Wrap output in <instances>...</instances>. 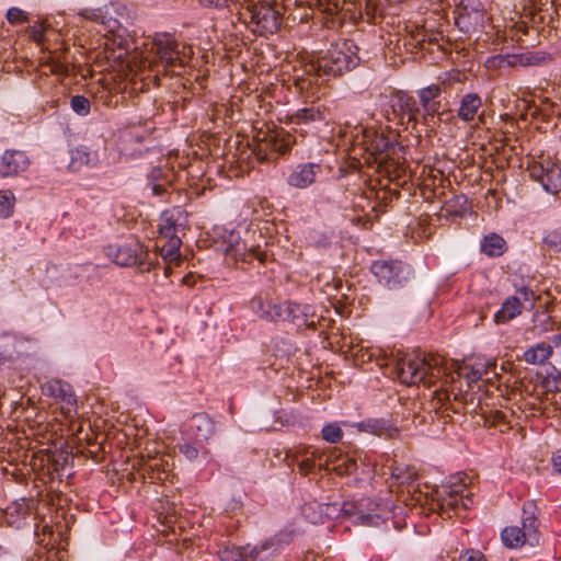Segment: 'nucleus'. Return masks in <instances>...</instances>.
<instances>
[{
  "label": "nucleus",
  "mask_w": 561,
  "mask_h": 561,
  "mask_svg": "<svg viewBox=\"0 0 561 561\" xmlns=\"http://www.w3.org/2000/svg\"><path fill=\"white\" fill-rule=\"evenodd\" d=\"M486 369L483 365L469 366L467 364L458 365L456 374L459 378L465 379L470 387L472 383L478 382Z\"/></svg>",
  "instance_id": "obj_34"
},
{
  "label": "nucleus",
  "mask_w": 561,
  "mask_h": 561,
  "mask_svg": "<svg viewBox=\"0 0 561 561\" xmlns=\"http://www.w3.org/2000/svg\"><path fill=\"white\" fill-rule=\"evenodd\" d=\"M300 534V530L295 527V523H289L283 529H280L273 537L268 538L260 546H255L252 550V553L259 556L261 552L270 549V548H282L284 546L289 545L296 536Z\"/></svg>",
  "instance_id": "obj_23"
},
{
  "label": "nucleus",
  "mask_w": 561,
  "mask_h": 561,
  "mask_svg": "<svg viewBox=\"0 0 561 561\" xmlns=\"http://www.w3.org/2000/svg\"><path fill=\"white\" fill-rule=\"evenodd\" d=\"M435 502L439 515L444 518H451L460 511L469 510L473 500L467 483L462 478H457L455 481L437 488Z\"/></svg>",
  "instance_id": "obj_6"
},
{
  "label": "nucleus",
  "mask_w": 561,
  "mask_h": 561,
  "mask_svg": "<svg viewBox=\"0 0 561 561\" xmlns=\"http://www.w3.org/2000/svg\"><path fill=\"white\" fill-rule=\"evenodd\" d=\"M553 471L561 474V448L557 449L551 456Z\"/></svg>",
  "instance_id": "obj_52"
},
{
  "label": "nucleus",
  "mask_w": 561,
  "mask_h": 561,
  "mask_svg": "<svg viewBox=\"0 0 561 561\" xmlns=\"http://www.w3.org/2000/svg\"><path fill=\"white\" fill-rule=\"evenodd\" d=\"M506 250V241L500 234L490 233L481 241L480 251L490 257L501 256Z\"/></svg>",
  "instance_id": "obj_29"
},
{
  "label": "nucleus",
  "mask_w": 561,
  "mask_h": 561,
  "mask_svg": "<svg viewBox=\"0 0 561 561\" xmlns=\"http://www.w3.org/2000/svg\"><path fill=\"white\" fill-rule=\"evenodd\" d=\"M322 438L331 444H336L343 438V431L337 423L327 424L321 431Z\"/></svg>",
  "instance_id": "obj_41"
},
{
  "label": "nucleus",
  "mask_w": 561,
  "mask_h": 561,
  "mask_svg": "<svg viewBox=\"0 0 561 561\" xmlns=\"http://www.w3.org/2000/svg\"><path fill=\"white\" fill-rule=\"evenodd\" d=\"M329 463H330V455H328L327 453H320V451L313 449L310 453V457H306L305 459H302L298 463V467H299V470L301 473L308 474L316 468V466H318L320 469L325 468L329 470L330 469Z\"/></svg>",
  "instance_id": "obj_30"
},
{
  "label": "nucleus",
  "mask_w": 561,
  "mask_h": 561,
  "mask_svg": "<svg viewBox=\"0 0 561 561\" xmlns=\"http://www.w3.org/2000/svg\"><path fill=\"white\" fill-rule=\"evenodd\" d=\"M190 430L197 440L207 442L215 433V423L208 414L197 413L191 419Z\"/></svg>",
  "instance_id": "obj_25"
},
{
  "label": "nucleus",
  "mask_w": 561,
  "mask_h": 561,
  "mask_svg": "<svg viewBox=\"0 0 561 561\" xmlns=\"http://www.w3.org/2000/svg\"><path fill=\"white\" fill-rule=\"evenodd\" d=\"M431 367L432 364L420 354H404L397 359L394 370L402 383L411 386L423 381Z\"/></svg>",
  "instance_id": "obj_11"
},
{
  "label": "nucleus",
  "mask_w": 561,
  "mask_h": 561,
  "mask_svg": "<svg viewBox=\"0 0 561 561\" xmlns=\"http://www.w3.org/2000/svg\"><path fill=\"white\" fill-rule=\"evenodd\" d=\"M7 19L14 25L22 24L28 20L26 13L19 8H10L7 12Z\"/></svg>",
  "instance_id": "obj_45"
},
{
  "label": "nucleus",
  "mask_w": 561,
  "mask_h": 561,
  "mask_svg": "<svg viewBox=\"0 0 561 561\" xmlns=\"http://www.w3.org/2000/svg\"><path fill=\"white\" fill-rule=\"evenodd\" d=\"M319 9L331 16H340L341 20L356 19L362 15L363 9L367 10L365 0H317Z\"/></svg>",
  "instance_id": "obj_14"
},
{
  "label": "nucleus",
  "mask_w": 561,
  "mask_h": 561,
  "mask_svg": "<svg viewBox=\"0 0 561 561\" xmlns=\"http://www.w3.org/2000/svg\"><path fill=\"white\" fill-rule=\"evenodd\" d=\"M152 479H159V480H162L163 478L160 476V471L158 472V476L157 477H151Z\"/></svg>",
  "instance_id": "obj_58"
},
{
  "label": "nucleus",
  "mask_w": 561,
  "mask_h": 561,
  "mask_svg": "<svg viewBox=\"0 0 561 561\" xmlns=\"http://www.w3.org/2000/svg\"><path fill=\"white\" fill-rule=\"evenodd\" d=\"M523 304L516 296L507 297L500 310L494 314V322L496 324L506 323L522 313Z\"/></svg>",
  "instance_id": "obj_28"
},
{
  "label": "nucleus",
  "mask_w": 561,
  "mask_h": 561,
  "mask_svg": "<svg viewBox=\"0 0 561 561\" xmlns=\"http://www.w3.org/2000/svg\"><path fill=\"white\" fill-rule=\"evenodd\" d=\"M465 73L453 69L437 77V81L417 90V98L422 111V123L428 125L436 116L440 118L443 93H448L455 84L463 83Z\"/></svg>",
  "instance_id": "obj_4"
},
{
  "label": "nucleus",
  "mask_w": 561,
  "mask_h": 561,
  "mask_svg": "<svg viewBox=\"0 0 561 561\" xmlns=\"http://www.w3.org/2000/svg\"><path fill=\"white\" fill-rule=\"evenodd\" d=\"M519 294L523 296L525 300H528L529 296L533 295L531 290H529L528 288H522L519 290Z\"/></svg>",
  "instance_id": "obj_55"
},
{
  "label": "nucleus",
  "mask_w": 561,
  "mask_h": 561,
  "mask_svg": "<svg viewBox=\"0 0 561 561\" xmlns=\"http://www.w3.org/2000/svg\"><path fill=\"white\" fill-rule=\"evenodd\" d=\"M360 62L358 47L352 39L333 43L307 65L306 71L317 76L340 77L355 69Z\"/></svg>",
  "instance_id": "obj_2"
},
{
  "label": "nucleus",
  "mask_w": 561,
  "mask_h": 561,
  "mask_svg": "<svg viewBox=\"0 0 561 561\" xmlns=\"http://www.w3.org/2000/svg\"><path fill=\"white\" fill-rule=\"evenodd\" d=\"M167 241L162 245L158 247V251L160 256L167 262H180V247L181 239L174 238H164Z\"/></svg>",
  "instance_id": "obj_32"
},
{
  "label": "nucleus",
  "mask_w": 561,
  "mask_h": 561,
  "mask_svg": "<svg viewBox=\"0 0 561 561\" xmlns=\"http://www.w3.org/2000/svg\"><path fill=\"white\" fill-rule=\"evenodd\" d=\"M519 66L522 67H528L527 66V60H526V56L524 53H520L519 54Z\"/></svg>",
  "instance_id": "obj_57"
},
{
  "label": "nucleus",
  "mask_w": 561,
  "mask_h": 561,
  "mask_svg": "<svg viewBox=\"0 0 561 561\" xmlns=\"http://www.w3.org/2000/svg\"><path fill=\"white\" fill-rule=\"evenodd\" d=\"M314 310L310 305H301L293 301L280 302L274 310L270 318H279L282 321H289L297 325H307L314 328V321L309 320L313 318Z\"/></svg>",
  "instance_id": "obj_13"
},
{
  "label": "nucleus",
  "mask_w": 561,
  "mask_h": 561,
  "mask_svg": "<svg viewBox=\"0 0 561 561\" xmlns=\"http://www.w3.org/2000/svg\"><path fill=\"white\" fill-rule=\"evenodd\" d=\"M366 151L375 161H400L404 147L400 145L393 134L385 135L376 130H366L364 135Z\"/></svg>",
  "instance_id": "obj_9"
},
{
  "label": "nucleus",
  "mask_w": 561,
  "mask_h": 561,
  "mask_svg": "<svg viewBox=\"0 0 561 561\" xmlns=\"http://www.w3.org/2000/svg\"><path fill=\"white\" fill-rule=\"evenodd\" d=\"M293 129L300 128L301 131H308L309 128L323 124L327 121V108L321 105H310L297 110L288 117Z\"/></svg>",
  "instance_id": "obj_16"
},
{
  "label": "nucleus",
  "mask_w": 561,
  "mask_h": 561,
  "mask_svg": "<svg viewBox=\"0 0 561 561\" xmlns=\"http://www.w3.org/2000/svg\"><path fill=\"white\" fill-rule=\"evenodd\" d=\"M187 224V214L181 207H173L164 210L161 216V225L159 227L160 239L179 238L178 233L184 230Z\"/></svg>",
  "instance_id": "obj_18"
},
{
  "label": "nucleus",
  "mask_w": 561,
  "mask_h": 561,
  "mask_svg": "<svg viewBox=\"0 0 561 561\" xmlns=\"http://www.w3.org/2000/svg\"><path fill=\"white\" fill-rule=\"evenodd\" d=\"M301 514L311 524L324 523L322 503L313 501L304 504L301 506Z\"/></svg>",
  "instance_id": "obj_35"
},
{
  "label": "nucleus",
  "mask_w": 561,
  "mask_h": 561,
  "mask_svg": "<svg viewBox=\"0 0 561 561\" xmlns=\"http://www.w3.org/2000/svg\"><path fill=\"white\" fill-rule=\"evenodd\" d=\"M529 176L539 182L543 190L550 194L561 191V168L549 157L541 156L538 161L528 165Z\"/></svg>",
  "instance_id": "obj_10"
},
{
  "label": "nucleus",
  "mask_w": 561,
  "mask_h": 561,
  "mask_svg": "<svg viewBox=\"0 0 561 561\" xmlns=\"http://www.w3.org/2000/svg\"><path fill=\"white\" fill-rule=\"evenodd\" d=\"M455 24L465 34L481 32L484 27V12L481 3L478 0H468V3H465L462 0L457 10Z\"/></svg>",
  "instance_id": "obj_12"
},
{
  "label": "nucleus",
  "mask_w": 561,
  "mask_h": 561,
  "mask_svg": "<svg viewBox=\"0 0 561 561\" xmlns=\"http://www.w3.org/2000/svg\"><path fill=\"white\" fill-rule=\"evenodd\" d=\"M538 508L534 501H527L523 505L522 527L508 526L501 533L503 543L507 548H519L523 545L536 547L540 541Z\"/></svg>",
  "instance_id": "obj_5"
},
{
  "label": "nucleus",
  "mask_w": 561,
  "mask_h": 561,
  "mask_svg": "<svg viewBox=\"0 0 561 561\" xmlns=\"http://www.w3.org/2000/svg\"><path fill=\"white\" fill-rule=\"evenodd\" d=\"M552 354V346L549 343H538L524 353V359L529 364H542Z\"/></svg>",
  "instance_id": "obj_31"
},
{
  "label": "nucleus",
  "mask_w": 561,
  "mask_h": 561,
  "mask_svg": "<svg viewBox=\"0 0 561 561\" xmlns=\"http://www.w3.org/2000/svg\"><path fill=\"white\" fill-rule=\"evenodd\" d=\"M527 66H542L551 60V56L546 51H525Z\"/></svg>",
  "instance_id": "obj_43"
},
{
  "label": "nucleus",
  "mask_w": 561,
  "mask_h": 561,
  "mask_svg": "<svg viewBox=\"0 0 561 561\" xmlns=\"http://www.w3.org/2000/svg\"><path fill=\"white\" fill-rule=\"evenodd\" d=\"M284 12L285 7L277 0H242L237 14L249 31L267 37L280 30Z\"/></svg>",
  "instance_id": "obj_1"
},
{
  "label": "nucleus",
  "mask_w": 561,
  "mask_h": 561,
  "mask_svg": "<svg viewBox=\"0 0 561 561\" xmlns=\"http://www.w3.org/2000/svg\"><path fill=\"white\" fill-rule=\"evenodd\" d=\"M543 245L554 252L561 251V227H557L546 231L543 239Z\"/></svg>",
  "instance_id": "obj_38"
},
{
  "label": "nucleus",
  "mask_w": 561,
  "mask_h": 561,
  "mask_svg": "<svg viewBox=\"0 0 561 561\" xmlns=\"http://www.w3.org/2000/svg\"><path fill=\"white\" fill-rule=\"evenodd\" d=\"M148 53L150 66H162L164 71L184 68L194 55L191 45L180 43L173 34L167 32L152 36Z\"/></svg>",
  "instance_id": "obj_3"
},
{
  "label": "nucleus",
  "mask_w": 561,
  "mask_h": 561,
  "mask_svg": "<svg viewBox=\"0 0 561 561\" xmlns=\"http://www.w3.org/2000/svg\"><path fill=\"white\" fill-rule=\"evenodd\" d=\"M45 392L68 405H75L77 402L71 385L59 379L48 381L45 385Z\"/></svg>",
  "instance_id": "obj_26"
},
{
  "label": "nucleus",
  "mask_w": 561,
  "mask_h": 561,
  "mask_svg": "<svg viewBox=\"0 0 561 561\" xmlns=\"http://www.w3.org/2000/svg\"><path fill=\"white\" fill-rule=\"evenodd\" d=\"M391 478L398 485H410L414 482L416 478V472L414 469H411L409 467H396L391 471Z\"/></svg>",
  "instance_id": "obj_37"
},
{
  "label": "nucleus",
  "mask_w": 561,
  "mask_h": 561,
  "mask_svg": "<svg viewBox=\"0 0 561 561\" xmlns=\"http://www.w3.org/2000/svg\"><path fill=\"white\" fill-rule=\"evenodd\" d=\"M426 39V35L423 31H415L413 33H411L410 37L409 38H405L404 39V46H409L410 50L412 51L413 48H423V44Z\"/></svg>",
  "instance_id": "obj_44"
},
{
  "label": "nucleus",
  "mask_w": 561,
  "mask_h": 561,
  "mask_svg": "<svg viewBox=\"0 0 561 561\" xmlns=\"http://www.w3.org/2000/svg\"><path fill=\"white\" fill-rule=\"evenodd\" d=\"M151 190L153 195L163 196L168 191V186L165 183L151 182Z\"/></svg>",
  "instance_id": "obj_53"
},
{
  "label": "nucleus",
  "mask_w": 561,
  "mask_h": 561,
  "mask_svg": "<svg viewBox=\"0 0 561 561\" xmlns=\"http://www.w3.org/2000/svg\"><path fill=\"white\" fill-rule=\"evenodd\" d=\"M371 273L379 284L394 290L408 285L414 271L411 265L399 260H378L371 264Z\"/></svg>",
  "instance_id": "obj_8"
},
{
  "label": "nucleus",
  "mask_w": 561,
  "mask_h": 561,
  "mask_svg": "<svg viewBox=\"0 0 561 561\" xmlns=\"http://www.w3.org/2000/svg\"><path fill=\"white\" fill-rule=\"evenodd\" d=\"M392 110L396 115H400L401 118L407 117L409 122H422L421 107L415 99L405 92L399 91L396 93Z\"/></svg>",
  "instance_id": "obj_20"
},
{
  "label": "nucleus",
  "mask_w": 561,
  "mask_h": 561,
  "mask_svg": "<svg viewBox=\"0 0 561 561\" xmlns=\"http://www.w3.org/2000/svg\"><path fill=\"white\" fill-rule=\"evenodd\" d=\"M71 110L80 115L85 116L90 113L91 104L88 98L84 95H73L70 100Z\"/></svg>",
  "instance_id": "obj_42"
},
{
  "label": "nucleus",
  "mask_w": 561,
  "mask_h": 561,
  "mask_svg": "<svg viewBox=\"0 0 561 561\" xmlns=\"http://www.w3.org/2000/svg\"><path fill=\"white\" fill-rule=\"evenodd\" d=\"M201 2L206 5H214L218 8L227 7L231 2L238 10L242 0H201Z\"/></svg>",
  "instance_id": "obj_49"
},
{
  "label": "nucleus",
  "mask_w": 561,
  "mask_h": 561,
  "mask_svg": "<svg viewBox=\"0 0 561 561\" xmlns=\"http://www.w3.org/2000/svg\"><path fill=\"white\" fill-rule=\"evenodd\" d=\"M380 518H381V516L378 513L359 514V516H358V520H360V523L363 525H378V519H380Z\"/></svg>",
  "instance_id": "obj_51"
},
{
  "label": "nucleus",
  "mask_w": 561,
  "mask_h": 561,
  "mask_svg": "<svg viewBox=\"0 0 561 561\" xmlns=\"http://www.w3.org/2000/svg\"><path fill=\"white\" fill-rule=\"evenodd\" d=\"M100 162L98 149H93L87 145H80L70 150L68 169L76 172L81 170L82 167L95 168Z\"/></svg>",
  "instance_id": "obj_21"
},
{
  "label": "nucleus",
  "mask_w": 561,
  "mask_h": 561,
  "mask_svg": "<svg viewBox=\"0 0 561 561\" xmlns=\"http://www.w3.org/2000/svg\"><path fill=\"white\" fill-rule=\"evenodd\" d=\"M104 251L106 256L118 266H137L141 273L149 272L154 266V260L151 259L148 248L136 240L123 244H110Z\"/></svg>",
  "instance_id": "obj_7"
},
{
  "label": "nucleus",
  "mask_w": 561,
  "mask_h": 561,
  "mask_svg": "<svg viewBox=\"0 0 561 561\" xmlns=\"http://www.w3.org/2000/svg\"><path fill=\"white\" fill-rule=\"evenodd\" d=\"M32 504L33 501L26 499L12 502L1 511V522L15 529L28 526L32 519Z\"/></svg>",
  "instance_id": "obj_15"
},
{
  "label": "nucleus",
  "mask_w": 561,
  "mask_h": 561,
  "mask_svg": "<svg viewBox=\"0 0 561 561\" xmlns=\"http://www.w3.org/2000/svg\"><path fill=\"white\" fill-rule=\"evenodd\" d=\"M226 254L233 257L236 261L247 263H252L256 260L259 263L264 264L267 259V254L261 250L260 245L248 248L244 242H237L236 244L228 245Z\"/></svg>",
  "instance_id": "obj_22"
},
{
  "label": "nucleus",
  "mask_w": 561,
  "mask_h": 561,
  "mask_svg": "<svg viewBox=\"0 0 561 561\" xmlns=\"http://www.w3.org/2000/svg\"><path fill=\"white\" fill-rule=\"evenodd\" d=\"M459 561H485L480 551L469 550L459 557Z\"/></svg>",
  "instance_id": "obj_50"
},
{
  "label": "nucleus",
  "mask_w": 561,
  "mask_h": 561,
  "mask_svg": "<svg viewBox=\"0 0 561 561\" xmlns=\"http://www.w3.org/2000/svg\"><path fill=\"white\" fill-rule=\"evenodd\" d=\"M322 173V167L314 162H305L297 164L287 176V184L291 187L305 190L316 182L319 174Z\"/></svg>",
  "instance_id": "obj_17"
},
{
  "label": "nucleus",
  "mask_w": 561,
  "mask_h": 561,
  "mask_svg": "<svg viewBox=\"0 0 561 561\" xmlns=\"http://www.w3.org/2000/svg\"><path fill=\"white\" fill-rule=\"evenodd\" d=\"M356 461L348 457L344 458L340 465L333 467V470H335L339 474H352L356 471Z\"/></svg>",
  "instance_id": "obj_46"
},
{
  "label": "nucleus",
  "mask_w": 561,
  "mask_h": 561,
  "mask_svg": "<svg viewBox=\"0 0 561 561\" xmlns=\"http://www.w3.org/2000/svg\"><path fill=\"white\" fill-rule=\"evenodd\" d=\"M551 341L554 344V346L561 345V333L553 335Z\"/></svg>",
  "instance_id": "obj_56"
},
{
  "label": "nucleus",
  "mask_w": 561,
  "mask_h": 561,
  "mask_svg": "<svg viewBox=\"0 0 561 561\" xmlns=\"http://www.w3.org/2000/svg\"><path fill=\"white\" fill-rule=\"evenodd\" d=\"M80 15L90 21L105 23L101 9H84L80 12Z\"/></svg>",
  "instance_id": "obj_48"
},
{
  "label": "nucleus",
  "mask_w": 561,
  "mask_h": 561,
  "mask_svg": "<svg viewBox=\"0 0 561 561\" xmlns=\"http://www.w3.org/2000/svg\"><path fill=\"white\" fill-rule=\"evenodd\" d=\"M490 67L510 68L519 66V54L496 55L488 60Z\"/></svg>",
  "instance_id": "obj_36"
},
{
  "label": "nucleus",
  "mask_w": 561,
  "mask_h": 561,
  "mask_svg": "<svg viewBox=\"0 0 561 561\" xmlns=\"http://www.w3.org/2000/svg\"><path fill=\"white\" fill-rule=\"evenodd\" d=\"M208 454H209V451H208L207 449H205V450L203 451V455H205V456H207Z\"/></svg>",
  "instance_id": "obj_59"
},
{
  "label": "nucleus",
  "mask_w": 561,
  "mask_h": 561,
  "mask_svg": "<svg viewBox=\"0 0 561 561\" xmlns=\"http://www.w3.org/2000/svg\"><path fill=\"white\" fill-rule=\"evenodd\" d=\"M279 306V304H272L270 301H265L261 296H255L252 298L250 302L251 309L262 319L268 321H278L279 318H270V314L274 313V310Z\"/></svg>",
  "instance_id": "obj_33"
},
{
  "label": "nucleus",
  "mask_w": 561,
  "mask_h": 561,
  "mask_svg": "<svg viewBox=\"0 0 561 561\" xmlns=\"http://www.w3.org/2000/svg\"><path fill=\"white\" fill-rule=\"evenodd\" d=\"M359 432L374 434L379 437L392 438L398 434V428L387 420L368 419L356 424Z\"/></svg>",
  "instance_id": "obj_24"
},
{
  "label": "nucleus",
  "mask_w": 561,
  "mask_h": 561,
  "mask_svg": "<svg viewBox=\"0 0 561 561\" xmlns=\"http://www.w3.org/2000/svg\"><path fill=\"white\" fill-rule=\"evenodd\" d=\"M30 165V159L22 150L8 149L0 156V178L15 176Z\"/></svg>",
  "instance_id": "obj_19"
},
{
  "label": "nucleus",
  "mask_w": 561,
  "mask_h": 561,
  "mask_svg": "<svg viewBox=\"0 0 561 561\" xmlns=\"http://www.w3.org/2000/svg\"><path fill=\"white\" fill-rule=\"evenodd\" d=\"M180 453L190 461L197 459L199 450L191 443H183L179 446Z\"/></svg>",
  "instance_id": "obj_47"
},
{
  "label": "nucleus",
  "mask_w": 561,
  "mask_h": 561,
  "mask_svg": "<svg viewBox=\"0 0 561 561\" xmlns=\"http://www.w3.org/2000/svg\"><path fill=\"white\" fill-rule=\"evenodd\" d=\"M481 106L482 100L478 93H467L460 100L457 115L462 122H471Z\"/></svg>",
  "instance_id": "obj_27"
},
{
  "label": "nucleus",
  "mask_w": 561,
  "mask_h": 561,
  "mask_svg": "<svg viewBox=\"0 0 561 561\" xmlns=\"http://www.w3.org/2000/svg\"><path fill=\"white\" fill-rule=\"evenodd\" d=\"M323 519L337 518L343 514L351 515L347 503H343L341 507L336 503H322Z\"/></svg>",
  "instance_id": "obj_39"
},
{
  "label": "nucleus",
  "mask_w": 561,
  "mask_h": 561,
  "mask_svg": "<svg viewBox=\"0 0 561 561\" xmlns=\"http://www.w3.org/2000/svg\"><path fill=\"white\" fill-rule=\"evenodd\" d=\"M14 195L10 191H0V217L8 218L13 213Z\"/></svg>",
  "instance_id": "obj_40"
},
{
  "label": "nucleus",
  "mask_w": 561,
  "mask_h": 561,
  "mask_svg": "<svg viewBox=\"0 0 561 561\" xmlns=\"http://www.w3.org/2000/svg\"><path fill=\"white\" fill-rule=\"evenodd\" d=\"M162 175H163V170L160 167H157L151 171V173L149 175V180L151 182H157L158 180H160L162 178Z\"/></svg>",
  "instance_id": "obj_54"
}]
</instances>
